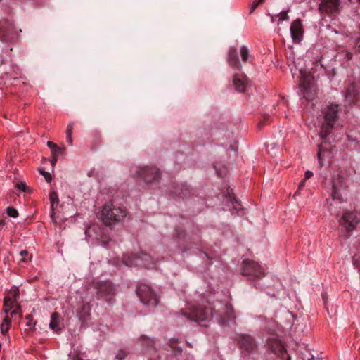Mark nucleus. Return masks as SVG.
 <instances>
[{
	"instance_id": "b1692460",
	"label": "nucleus",
	"mask_w": 360,
	"mask_h": 360,
	"mask_svg": "<svg viewBox=\"0 0 360 360\" xmlns=\"http://www.w3.org/2000/svg\"><path fill=\"white\" fill-rule=\"evenodd\" d=\"M49 199L51 201V216L53 217L54 214V205L58 203V196L56 191H52L49 194Z\"/></svg>"
},
{
	"instance_id": "49530a36",
	"label": "nucleus",
	"mask_w": 360,
	"mask_h": 360,
	"mask_svg": "<svg viewBox=\"0 0 360 360\" xmlns=\"http://www.w3.org/2000/svg\"><path fill=\"white\" fill-rule=\"evenodd\" d=\"M6 222L4 219H0V231L3 229Z\"/></svg>"
},
{
	"instance_id": "c85d7f7f",
	"label": "nucleus",
	"mask_w": 360,
	"mask_h": 360,
	"mask_svg": "<svg viewBox=\"0 0 360 360\" xmlns=\"http://www.w3.org/2000/svg\"><path fill=\"white\" fill-rule=\"evenodd\" d=\"M26 319L27 320V322L26 323V326L28 327L30 330H32L34 328V326L36 324V322L33 321L32 316L31 315H27L26 316Z\"/></svg>"
},
{
	"instance_id": "7c9ffc66",
	"label": "nucleus",
	"mask_w": 360,
	"mask_h": 360,
	"mask_svg": "<svg viewBox=\"0 0 360 360\" xmlns=\"http://www.w3.org/2000/svg\"><path fill=\"white\" fill-rule=\"evenodd\" d=\"M7 214L8 216H10L11 217H17L18 215V212L16 210V209H15L12 207H9L7 208Z\"/></svg>"
},
{
	"instance_id": "603ef678",
	"label": "nucleus",
	"mask_w": 360,
	"mask_h": 360,
	"mask_svg": "<svg viewBox=\"0 0 360 360\" xmlns=\"http://www.w3.org/2000/svg\"><path fill=\"white\" fill-rule=\"evenodd\" d=\"M352 54L351 53H347V59H351L352 58Z\"/></svg>"
},
{
	"instance_id": "4468645a",
	"label": "nucleus",
	"mask_w": 360,
	"mask_h": 360,
	"mask_svg": "<svg viewBox=\"0 0 360 360\" xmlns=\"http://www.w3.org/2000/svg\"><path fill=\"white\" fill-rule=\"evenodd\" d=\"M300 86L303 90H310L315 86V80L311 72L300 71Z\"/></svg>"
},
{
	"instance_id": "ea45409f",
	"label": "nucleus",
	"mask_w": 360,
	"mask_h": 360,
	"mask_svg": "<svg viewBox=\"0 0 360 360\" xmlns=\"http://www.w3.org/2000/svg\"><path fill=\"white\" fill-rule=\"evenodd\" d=\"M47 146L49 148H51V150L58 148V146L51 141H48Z\"/></svg>"
},
{
	"instance_id": "79ce46f5",
	"label": "nucleus",
	"mask_w": 360,
	"mask_h": 360,
	"mask_svg": "<svg viewBox=\"0 0 360 360\" xmlns=\"http://www.w3.org/2000/svg\"><path fill=\"white\" fill-rule=\"evenodd\" d=\"M72 125H68V129L66 130L67 136H72Z\"/></svg>"
},
{
	"instance_id": "473e14b6",
	"label": "nucleus",
	"mask_w": 360,
	"mask_h": 360,
	"mask_svg": "<svg viewBox=\"0 0 360 360\" xmlns=\"http://www.w3.org/2000/svg\"><path fill=\"white\" fill-rule=\"evenodd\" d=\"M265 0H255L250 7V13H252L257 7L261 4L262 3L264 2Z\"/></svg>"
},
{
	"instance_id": "a878e982",
	"label": "nucleus",
	"mask_w": 360,
	"mask_h": 360,
	"mask_svg": "<svg viewBox=\"0 0 360 360\" xmlns=\"http://www.w3.org/2000/svg\"><path fill=\"white\" fill-rule=\"evenodd\" d=\"M240 52L242 61L247 62L250 56V52L248 47L245 46H242Z\"/></svg>"
},
{
	"instance_id": "a211bd4d",
	"label": "nucleus",
	"mask_w": 360,
	"mask_h": 360,
	"mask_svg": "<svg viewBox=\"0 0 360 360\" xmlns=\"http://www.w3.org/2000/svg\"><path fill=\"white\" fill-rule=\"evenodd\" d=\"M10 295H12V297L10 296L6 297L4 303V311L8 314L9 311L14 307L16 302V297L18 295V289H15L10 292Z\"/></svg>"
},
{
	"instance_id": "7ed1b4c3",
	"label": "nucleus",
	"mask_w": 360,
	"mask_h": 360,
	"mask_svg": "<svg viewBox=\"0 0 360 360\" xmlns=\"http://www.w3.org/2000/svg\"><path fill=\"white\" fill-rule=\"evenodd\" d=\"M339 105L335 103H330L323 110L324 122L320 131V136L326 139L331 132L334 127L335 122L338 119Z\"/></svg>"
},
{
	"instance_id": "bb28decb",
	"label": "nucleus",
	"mask_w": 360,
	"mask_h": 360,
	"mask_svg": "<svg viewBox=\"0 0 360 360\" xmlns=\"http://www.w3.org/2000/svg\"><path fill=\"white\" fill-rule=\"evenodd\" d=\"M302 96L307 101H312L316 96V91H302Z\"/></svg>"
},
{
	"instance_id": "393cba45",
	"label": "nucleus",
	"mask_w": 360,
	"mask_h": 360,
	"mask_svg": "<svg viewBox=\"0 0 360 360\" xmlns=\"http://www.w3.org/2000/svg\"><path fill=\"white\" fill-rule=\"evenodd\" d=\"M140 340L143 346H145L146 349L153 347L155 342L153 340L150 339L146 335H141L140 338Z\"/></svg>"
},
{
	"instance_id": "de8ad7c7",
	"label": "nucleus",
	"mask_w": 360,
	"mask_h": 360,
	"mask_svg": "<svg viewBox=\"0 0 360 360\" xmlns=\"http://www.w3.org/2000/svg\"><path fill=\"white\" fill-rule=\"evenodd\" d=\"M57 162V157L53 156L52 160H51L52 166H53Z\"/></svg>"
},
{
	"instance_id": "f03ea898",
	"label": "nucleus",
	"mask_w": 360,
	"mask_h": 360,
	"mask_svg": "<svg viewBox=\"0 0 360 360\" xmlns=\"http://www.w3.org/2000/svg\"><path fill=\"white\" fill-rule=\"evenodd\" d=\"M181 314L188 321H193L198 323L206 326L213 316L211 307L198 305L189 309V311H181Z\"/></svg>"
},
{
	"instance_id": "f704fd0d",
	"label": "nucleus",
	"mask_w": 360,
	"mask_h": 360,
	"mask_svg": "<svg viewBox=\"0 0 360 360\" xmlns=\"http://www.w3.org/2000/svg\"><path fill=\"white\" fill-rule=\"evenodd\" d=\"M40 173L44 176L47 182H50L52 179L50 173L40 170Z\"/></svg>"
},
{
	"instance_id": "f8f14e48",
	"label": "nucleus",
	"mask_w": 360,
	"mask_h": 360,
	"mask_svg": "<svg viewBox=\"0 0 360 360\" xmlns=\"http://www.w3.org/2000/svg\"><path fill=\"white\" fill-rule=\"evenodd\" d=\"M290 35L294 43H300L304 35V27L300 19L293 20L290 25Z\"/></svg>"
},
{
	"instance_id": "72a5a7b5",
	"label": "nucleus",
	"mask_w": 360,
	"mask_h": 360,
	"mask_svg": "<svg viewBox=\"0 0 360 360\" xmlns=\"http://www.w3.org/2000/svg\"><path fill=\"white\" fill-rule=\"evenodd\" d=\"M127 356V352L124 350H120L116 355V359L117 360H122Z\"/></svg>"
},
{
	"instance_id": "3c124183",
	"label": "nucleus",
	"mask_w": 360,
	"mask_h": 360,
	"mask_svg": "<svg viewBox=\"0 0 360 360\" xmlns=\"http://www.w3.org/2000/svg\"><path fill=\"white\" fill-rule=\"evenodd\" d=\"M72 360H84L82 358H81L79 356H75Z\"/></svg>"
},
{
	"instance_id": "423d86ee",
	"label": "nucleus",
	"mask_w": 360,
	"mask_h": 360,
	"mask_svg": "<svg viewBox=\"0 0 360 360\" xmlns=\"http://www.w3.org/2000/svg\"><path fill=\"white\" fill-rule=\"evenodd\" d=\"M134 175L137 179L143 180L146 184H150L160 179V173L155 167H136Z\"/></svg>"
},
{
	"instance_id": "dca6fc26",
	"label": "nucleus",
	"mask_w": 360,
	"mask_h": 360,
	"mask_svg": "<svg viewBox=\"0 0 360 360\" xmlns=\"http://www.w3.org/2000/svg\"><path fill=\"white\" fill-rule=\"evenodd\" d=\"M13 26L9 20L0 22V39L1 41H8L11 39L13 34Z\"/></svg>"
},
{
	"instance_id": "4c0bfd02",
	"label": "nucleus",
	"mask_w": 360,
	"mask_h": 360,
	"mask_svg": "<svg viewBox=\"0 0 360 360\" xmlns=\"http://www.w3.org/2000/svg\"><path fill=\"white\" fill-rule=\"evenodd\" d=\"M19 310H20V308L18 307H17L15 309H12L9 312H10V317L11 318L13 315L15 314H17L18 313H19Z\"/></svg>"
},
{
	"instance_id": "09e8293b",
	"label": "nucleus",
	"mask_w": 360,
	"mask_h": 360,
	"mask_svg": "<svg viewBox=\"0 0 360 360\" xmlns=\"http://www.w3.org/2000/svg\"><path fill=\"white\" fill-rule=\"evenodd\" d=\"M186 191V190H185V191H182L181 192H179V193H178V195H179L180 196L184 197V196H186V193H185Z\"/></svg>"
},
{
	"instance_id": "5701e85b",
	"label": "nucleus",
	"mask_w": 360,
	"mask_h": 360,
	"mask_svg": "<svg viewBox=\"0 0 360 360\" xmlns=\"http://www.w3.org/2000/svg\"><path fill=\"white\" fill-rule=\"evenodd\" d=\"M275 344L276 348H272V351L274 353L278 354V355H281L283 358L284 356L286 355V360H289V356H288L286 349H285L283 345H282L280 342H276Z\"/></svg>"
},
{
	"instance_id": "e433bc0d",
	"label": "nucleus",
	"mask_w": 360,
	"mask_h": 360,
	"mask_svg": "<svg viewBox=\"0 0 360 360\" xmlns=\"http://www.w3.org/2000/svg\"><path fill=\"white\" fill-rule=\"evenodd\" d=\"M20 255L22 257L21 260L22 262H26L27 259L25 258V257H27L28 255V252L27 250H22V251H20Z\"/></svg>"
},
{
	"instance_id": "6ab92c4d",
	"label": "nucleus",
	"mask_w": 360,
	"mask_h": 360,
	"mask_svg": "<svg viewBox=\"0 0 360 360\" xmlns=\"http://www.w3.org/2000/svg\"><path fill=\"white\" fill-rule=\"evenodd\" d=\"M236 316L234 315L233 309L229 305H226V316H220L218 319L219 322H220L223 325H226L229 321L231 320H234Z\"/></svg>"
},
{
	"instance_id": "2eb2a0df",
	"label": "nucleus",
	"mask_w": 360,
	"mask_h": 360,
	"mask_svg": "<svg viewBox=\"0 0 360 360\" xmlns=\"http://www.w3.org/2000/svg\"><path fill=\"white\" fill-rule=\"evenodd\" d=\"M238 342L241 348L248 353L252 352L256 348L255 340L249 335L240 334L238 336Z\"/></svg>"
},
{
	"instance_id": "412c9836",
	"label": "nucleus",
	"mask_w": 360,
	"mask_h": 360,
	"mask_svg": "<svg viewBox=\"0 0 360 360\" xmlns=\"http://www.w3.org/2000/svg\"><path fill=\"white\" fill-rule=\"evenodd\" d=\"M60 315L57 312H54L51 316V321L49 323V327L54 331L60 330L59 327Z\"/></svg>"
},
{
	"instance_id": "ddd939ff",
	"label": "nucleus",
	"mask_w": 360,
	"mask_h": 360,
	"mask_svg": "<svg viewBox=\"0 0 360 360\" xmlns=\"http://www.w3.org/2000/svg\"><path fill=\"white\" fill-rule=\"evenodd\" d=\"M251 83L245 74L236 73L233 77V85L237 90H245L251 88Z\"/></svg>"
},
{
	"instance_id": "a18cd8bd",
	"label": "nucleus",
	"mask_w": 360,
	"mask_h": 360,
	"mask_svg": "<svg viewBox=\"0 0 360 360\" xmlns=\"http://www.w3.org/2000/svg\"><path fill=\"white\" fill-rule=\"evenodd\" d=\"M304 184H305V179L302 180L300 184H299V186H298V189L300 190L302 189L304 186Z\"/></svg>"
},
{
	"instance_id": "f3484780",
	"label": "nucleus",
	"mask_w": 360,
	"mask_h": 360,
	"mask_svg": "<svg viewBox=\"0 0 360 360\" xmlns=\"http://www.w3.org/2000/svg\"><path fill=\"white\" fill-rule=\"evenodd\" d=\"M227 61L229 65L238 70L242 69V65L238 59V51L236 48H230L228 53Z\"/></svg>"
},
{
	"instance_id": "f257e3e1",
	"label": "nucleus",
	"mask_w": 360,
	"mask_h": 360,
	"mask_svg": "<svg viewBox=\"0 0 360 360\" xmlns=\"http://www.w3.org/2000/svg\"><path fill=\"white\" fill-rule=\"evenodd\" d=\"M127 214L125 207L107 202L102 207L100 219L106 226H112L123 220Z\"/></svg>"
},
{
	"instance_id": "c9c22d12",
	"label": "nucleus",
	"mask_w": 360,
	"mask_h": 360,
	"mask_svg": "<svg viewBox=\"0 0 360 360\" xmlns=\"http://www.w3.org/2000/svg\"><path fill=\"white\" fill-rule=\"evenodd\" d=\"M63 149L61 148H56L52 150L51 153L53 156L57 157L59 154L62 153Z\"/></svg>"
},
{
	"instance_id": "58836bf2",
	"label": "nucleus",
	"mask_w": 360,
	"mask_h": 360,
	"mask_svg": "<svg viewBox=\"0 0 360 360\" xmlns=\"http://www.w3.org/2000/svg\"><path fill=\"white\" fill-rule=\"evenodd\" d=\"M26 187H27V186H26L25 183H24V182H20V184H18V188L22 191H25L26 189Z\"/></svg>"
},
{
	"instance_id": "20e7f679",
	"label": "nucleus",
	"mask_w": 360,
	"mask_h": 360,
	"mask_svg": "<svg viewBox=\"0 0 360 360\" xmlns=\"http://www.w3.org/2000/svg\"><path fill=\"white\" fill-rule=\"evenodd\" d=\"M241 274L249 280L262 278L265 276V269L257 262L245 259L241 264Z\"/></svg>"
},
{
	"instance_id": "c03bdc74",
	"label": "nucleus",
	"mask_w": 360,
	"mask_h": 360,
	"mask_svg": "<svg viewBox=\"0 0 360 360\" xmlns=\"http://www.w3.org/2000/svg\"><path fill=\"white\" fill-rule=\"evenodd\" d=\"M322 153H323V151H322L321 149H320V150H319V152L318 153V158H319V162L321 165H323V163H322V158H321Z\"/></svg>"
},
{
	"instance_id": "2f4dec72",
	"label": "nucleus",
	"mask_w": 360,
	"mask_h": 360,
	"mask_svg": "<svg viewBox=\"0 0 360 360\" xmlns=\"http://www.w3.org/2000/svg\"><path fill=\"white\" fill-rule=\"evenodd\" d=\"M353 264L355 266V268L360 273V259H359V257L358 255H354V257H353Z\"/></svg>"
},
{
	"instance_id": "864d4df0",
	"label": "nucleus",
	"mask_w": 360,
	"mask_h": 360,
	"mask_svg": "<svg viewBox=\"0 0 360 360\" xmlns=\"http://www.w3.org/2000/svg\"><path fill=\"white\" fill-rule=\"evenodd\" d=\"M350 2H353L354 3L355 1L356 2H359L360 3V0H349Z\"/></svg>"
},
{
	"instance_id": "1a4fd4ad",
	"label": "nucleus",
	"mask_w": 360,
	"mask_h": 360,
	"mask_svg": "<svg viewBox=\"0 0 360 360\" xmlns=\"http://www.w3.org/2000/svg\"><path fill=\"white\" fill-rule=\"evenodd\" d=\"M359 220L358 219L356 213L349 211L343 212L342 216L339 220L340 226L344 229L347 232L352 231L356 226Z\"/></svg>"
},
{
	"instance_id": "aec40b11",
	"label": "nucleus",
	"mask_w": 360,
	"mask_h": 360,
	"mask_svg": "<svg viewBox=\"0 0 360 360\" xmlns=\"http://www.w3.org/2000/svg\"><path fill=\"white\" fill-rule=\"evenodd\" d=\"M91 307L89 303L83 304L78 311L79 319L86 321L90 316Z\"/></svg>"
},
{
	"instance_id": "0eeeda50",
	"label": "nucleus",
	"mask_w": 360,
	"mask_h": 360,
	"mask_svg": "<svg viewBox=\"0 0 360 360\" xmlns=\"http://www.w3.org/2000/svg\"><path fill=\"white\" fill-rule=\"evenodd\" d=\"M136 293L141 301L146 305L156 306L158 303L156 295L147 285H139Z\"/></svg>"
},
{
	"instance_id": "a19ab883",
	"label": "nucleus",
	"mask_w": 360,
	"mask_h": 360,
	"mask_svg": "<svg viewBox=\"0 0 360 360\" xmlns=\"http://www.w3.org/2000/svg\"><path fill=\"white\" fill-rule=\"evenodd\" d=\"M313 176V172L307 170L304 174V179H309Z\"/></svg>"
},
{
	"instance_id": "4be33fe9",
	"label": "nucleus",
	"mask_w": 360,
	"mask_h": 360,
	"mask_svg": "<svg viewBox=\"0 0 360 360\" xmlns=\"http://www.w3.org/2000/svg\"><path fill=\"white\" fill-rule=\"evenodd\" d=\"M11 326V318L10 317V316L8 314H6L4 316V318L2 321V323L0 326L1 333L3 335H6V333L10 329Z\"/></svg>"
},
{
	"instance_id": "9b49d317",
	"label": "nucleus",
	"mask_w": 360,
	"mask_h": 360,
	"mask_svg": "<svg viewBox=\"0 0 360 360\" xmlns=\"http://www.w3.org/2000/svg\"><path fill=\"white\" fill-rule=\"evenodd\" d=\"M339 0H321L319 9L322 14L331 15L339 11Z\"/></svg>"
},
{
	"instance_id": "6e6552de",
	"label": "nucleus",
	"mask_w": 360,
	"mask_h": 360,
	"mask_svg": "<svg viewBox=\"0 0 360 360\" xmlns=\"http://www.w3.org/2000/svg\"><path fill=\"white\" fill-rule=\"evenodd\" d=\"M343 178L340 174L334 175L332 181V193L331 197L333 200H338L339 202L344 201L342 193L347 189Z\"/></svg>"
},
{
	"instance_id": "c756f323",
	"label": "nucleus",
	"mask_w": 360,
	"mask_h": 360,
	"mask_svg": "<svg viewBox=\"0 0 360 360\" xmlns=\"http://www.w3.org/2000/svg\"><path fill=\"white\" fill-rule=\"evenodd\" d=\"M276 17L278 18V23L283 21L288 20V11H282L278 15H277Z\"/></svg>"
},
{
	"instance_id": "39448f33",
	"label": "nucleus",
	"mask_w": 360,
	"mask_h": 360,
	"mask_svg": "<svg viewBox=\"0 0 360 360\" xmlns=\"http://www.w3.org/2000/svg\"><path fill=\"white\" fill-rule=\"evenodd\" d=\"M124 263L128 266H137L146 268H152L153 265L151 257L147 254L124 255L123 257Z\"/></svg>"
},
{
	"instance_id": "9d476101",
	"label": "nucleus",
	"mask_w": 360,
	"mask_h": 360,
	"mask_svg": "<svg viewBox=\"0 0 360 360\" xmlns=\"http://www.w3.org/2000/svg\"><path fill=\"white\" fill-rule=\"evenodd\" d=\"M98 294L110 302L115 295V288L112 283L108 281L98 283L96 285Z\"/></svg>"
},
{
	"instance_id": "cd10ccee",
	"label": "nucleus",
	"mask_w": 360,
	"mask_h": 360,
	"mask_svg": "<svg viewBox=\"0 0 360 360\" xmlns=\"http://www.w3.org/2000/svg\"><path fill=\"white\" fill-rule=\"evenodd\" d=\"M357 91H345L344 96L347 101H350L351 102H354V98L356 97Z\"/></svg>"
},
{
	"instance_id": "8fccbe9b",
	"label": "nucleus",
	"mask_w": 360,
	"mask_h": 360,
	"mask_svg": "<svg viewBox=\"0 0 360 360\" xmlns=\"http://www.w3.org/2000/svg\"><path fill=\"white\" fill-rule=\"evenodd\" d=\"M67 139H68V141L69 142V143L72 144V136H67Z\"/></svg>"
},
{
	"instance_id": "37998d69",
	"label": "nucleus",
	"mask_w": 360,
	"mask_h": 360,
	"mask_svg": "<svg viewBox=\"0 0 360 360\" xmlns=\"http://www.w3.org/2000/svg\"><path fill=\"white\" fill-rule=\"evenodd\" d=\"M355 44H356V47L357 49V51L359 52H360V37L356 39Z\"/></svg>"
}]
</instances>
